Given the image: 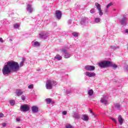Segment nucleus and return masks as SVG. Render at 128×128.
<instances>
[{
    "mask_svg": "<svg viewBox=\"0 0 128 128\" xmlns=\"http://www.w3.org/2000/svg\"><path fill=\"white\" fill-rule=\"evenodd\" d=\"M24 62H26V58H22L19 65L18 62L12 60L8 61L7 64L4 66L2 70L3 74L6 76V74H10L12 72H16L20 70V68L24 66Z\"/></svg>",
    "mask_w": 128,
    "mask_h": 128,
    "instance_id": "f257e3e1",
    "label": "nucleus"
},
{
    "mask_svg": "<svg viewBox=\"0 0 128 128\" xmlns=\"http://www.w3.org/2000/svg\"><path fill=\"white\" fill-rule=\"evenodd\" d=\"M98 66L102 68L112 67L114 70H116V68H118V65L112 64V62L110 61L106 60L99 62Z\"/></svg>",
    "mask_w": 128,
    "mask_h": 128,
    "instance_id": "f03ea898",
    "label": "nucleus"
},
{
    "mask_svg": "<svg viewBox=\"0 0 128 128\" xmlns=\"http://www.w3.org/2000/svg\"><path fill=\"white\" fill-rule=\"evenodd\" d=\"M56 82L48 80L46 82V87L47 90H52L53 86H56Z\"/></svg>",
    "mask_w": 128,
    "mask_h": 128,
    "instance_id": "7ed1b4c3",
    "label": "nucleus"
},
{
    "mask_svg": "<svg viewBox=\"0 0 128 128\" xmlns=\"http://www.w3.org/2000/svg\"><path fill=\"white\" fill-rule=\"evenodd\" d=\"M30 106L28 104H25L24 105H22L20 107V110L21 112H28L30 110Z\"/></svg>",
    "mask_w": 128,
    "mask_h": 128,
    "instance_id": "20e7f679",
    "label": "nucleus"
},
{
    "mask_svg": "<svg viewBox=\"0 0 128 128\" xmlns=\"http://www.w3.org/2000/svg\"><path fill=\"white\" fill-rule=\"evenodd\" d=\"M62 52L64 54V58H69L70 56H71L70 54L68 52V51L66 49H62Z\"/></svg>",
    "mask_w": 128,
    "mask_h": 128,
    "instance_id": "39448f33",
    "label": "nucleus"
},
{
    "mask_svg": "<svg viewBox=\"0 0 128 128\" xmlns=\"http://www.w3.org/2000/svg\"><path fill=\"white\" fill-rule=\"evenodd\" d=\"M84 69L86 70L92 72V70H96V67H94V66L88 65L85 66Z\"/></svg>",
    "mask_w": 128,
    "mask_h": 128,
    "instance_id": "423d86ee",
    "label": "nucleus"
},
{
    "mask_svg": "<svg viewBox=\"0 0 128 128\" xmlns=\"http://www.w3.org/2000/svg\"><path fill=\"white\" fill-rule=\"evenodd\" d=\"M86 76H88V78H92L94 76H96V73H92V72H86L85 74Z\"/></svg>",
    "mask_w": 128,
    "mask_h": 128,
    "instance_id": "0eeeda50",
    "label": "nucleus"
},
{
    "mask_svg": "<svg viewBox=\"0 0 128 128\" xmlns=\"http://www.w3.org/2000/svg\"><path fill=\"white\" fill-rule=\"evenodd\" d=\"M39 36L41 38H43V40H46L48 38V34H45L44 32H41L39 34Z\"/></svg>",
    "mask_w": 128,
    "mask_h": 128,
    "instance_id": "6e6552de",
    "label": "nucleus"
},
{
    "mask_svg": "<svg viewBox=\"0 0 128 128\" xmlns=\"http://www.w3.org/2000/svg\"><path fill=\"white\" fill-rule=\"evenodd\" d=\"M26 10L30 14H32V12L33 8L32 6L30 4H28L27 5Z\"/></svg>",
    "mask_w": 128,
    "mask_h": 128,
    "instance_id": "1a4fd4ad",
    "label": "nucleus"
},
{
    "mask_svg": "<svg viewBox=\"0 0 128 128\" xmlns=\"http://www.w3.org/2000/svg\"><path fill=\"white\" fill-rule=\"evenodd\" d=\"M56 17L58 20L62 18V12L60 10H56Z\"/></svg>",
    "mask_w": 128,
    "mask_h": 128,
    "instance_id": "9d476101",
    "label": "nucleus"
},
{
    "mask_svg": "<svg viewBox=\"0 0 128 128\" xmlns=\"http://www.w3.org/2000/svg\"><path fill=\"white\" fill-rule=\"evenodd\" d=\"M32 112L36 113L38 112V107L34 106L32 107Z\"/></svg>",
    "mask_w": 128,
    "mask_h": 128,
    "instance_id": "9b49d317",
    "label": "nucleus"
},
{
    "mask_svg": "<svg viewBox=\"0 0 128 128\" xmlns=\"http://www.w3.org/2000/svg\"><path fill=\"white\" fill-rule=\"evenodd\" d=\"M100 102L102 104H104L105 106H107L108 105V100H106V97H103L101 98L100 100Z\"/></svg>",
    "mask_w": 128,
    "mask_h": 128,
    "instance_id": "f8f14e48",
    "label": "nucleus"
},
{
    "mask_svg": "<svg viewBox=\"0 0 128 128\" xmlns=\"http://www.w3.org/2000/svg\"><path fill=\"white\" fill-rule=\"evenodd\" d=\"M16 94L18 96H22V94H24V92H22V90L20 89H17L16 90Z\"/></svg>",
    "mask_w": 128,
    "mask_h": 128,
    "instance_id": "ddd939ff",
    "label": "nucleus"
},
{
    "mask_svg": "<svg viewBox=\"0 0 128 128\" xmlns=\"http://www.w3.org/2000/svg\"><path fill=\"white\" fill-rule=\"evenodd\" d=\"M118 122L120 124L121 126L122 124H124V119H122V115H120L118 116Z\"/></svg>",
    "mask_w": 128,
    "mask_h": 128,
    "instance_id": "4468645a",
    "label": "nucleus"
},
{
    "mask_svg": "<svg viewBox=\"0 0 128 128\" xmlns=\"http://www.w3.org/2000/svg\"><path fill=\"white\" fill-rule=\"evenodd\" d=\"M82 116L83 118H82V120H84L85 122H88V118H89L88 116L86 114H83Z\"/></svg>",
    "mask_w": 128,
    "mask_h": 128,
    "instance_id": "2eb2a0df",
    "label": "nucleus"
},
{
    "mask_svg": "<svg viewBox=\"0 0 128 128\" xmlns=\"http://www.w3.org/2000/svg\"><path fill=\"white\" fill-rule=\"evenodd\" d=\"M74 118H75L76 120H78L80 118V114H78V112H74Z\"/></svg>",
    "mask_w": 128,
    "mask_h": 128,
    "instance_id": "dca6fc26",
    "label": "nucleus"
},
{
    "mask_svg": "<svg viewBox=\"0 0 128 128\" xmlns=\"http://www.w3.org/2000/svg\"><path fill=\"white\" fill-rule=\"evenodd\" d=\"M54 60H62V56L60 54H57L56 56L54 58Z\"/></svg>",
    "mask_w": 128,
    "mask_h": 128,
    "instance_id": "f3484780",
    "label": "nucleus"
},
{
    "mask_svg": "<svg viewBox=\"0 0 128 128\" xmlns=\"http://www.w3.org/2000/svg\"><path fill=\"white\" fill-rule=\"evenodd\" d=\"M88 96H92V94H94V90H92V89L90 90H88Z\"/></svg>",
    "mask_w": 128,
    "mask_h": 128,
    "instance_id": "a211bd4d",
    "label": "nucleus"
},
{
    "mask_svg": "<svg viewBox=\"0 0 128 128\" xmlns=\"http://www.w3.org/2000/svg\"><path fill=\"white\" fill-rule=\"evenodd\" d=\"M110 48H112V50H116L118 48H120V46H110Z\"/></svg>",
    "mask_w": 128,
    "mask_h": 128,
    "instance_id": "6ab92c4d",
    "label": "nucleus"
},
{
    "mask_svg": "<svg viewBox=\"0 0 128 128\" xmlns=\"http://www.w3.org/2000/svg\"><path fill=\"white\" fill-rule=\"evenodd\" d=\"M10 106H14L16 104V102H14V100H10Z\"/></svg>",
    "mask_w": 128,
    "mask_h": 128,
    "instance_id": "aec40b11",
    "label": "nucleus"
},
{
    "mask_svg": "<svg viewBox=\"0 0 128 128\" xmlns=\"http://www.w3.org/2000/svg\"><path fill=\"white\" fill-rule=\"evenodd\" d=\"M95 6H96L97 8V9L98 10H100V8H100V4L98 3V2H96V4H95Z\"/></svg>",
    "mask_w": 128,
    "mask_h": 128,
    "instance_id": "412c9836",
    "label": "nucleus"
},
{
    "mask_svg": "<svg viewBox=\"0 0 128 128\" xmlns=\"http://www.w3.org/2000/svg\"><path fill=\"white\" fill-rule=\"evenodd\" d=\"M115 108H117L118 110H120V104L118 103H116V104H115Z\"/></svg>",
    "mask_w": 128,
    "mask_h": 128,
    "instance_id": "4be33fe9",
    "label": "nucleus"
},
{
    "mask_svg": "<svg viewBox=\"0 0 128 128\" xmlns=\"http://www.w3.org/2000/svg\"><path fill=\"white\" fill-rule=\"evenodd\" d=\"M34 46H40V44L38 42H35L34 44Z\"/></svg>",
    "mask_w": 128,
    "mask_h": 128,
    "instance_id": "5701e85b",
    "label": "nucleus"
},
{
    "mask_svg": "<svg viewBox=\"0 0 128 128\" xmlns=\"http://www.w3.org/2000/svg\"><path fill=\"white\" fill-rule=\"evenodd\" d=\"M125 22H126V17H124L122 20H120V22H121L122 24L124 26V24Z\"/></svg>",
    "mask_w": 128,
    "mask_h": 128,
    "instance_id": "b1692460",
    "label": "nucleus"
},
{
    "mask_svg": "<svg viewBox=\"0 0 128 128\" xmlns=\"http://www.w3.org/2000/svg\"><path fill=\"white\" fill-rule=\"evenodd\" d=\"M46 104H50L52 102V100L50 98H46Z\"/></svg>",
    "mask_w": 128,
    "mask_h": 128,
    "instance_id": "393cba45",
    "label": "nucleus"
},
{
    "mask_svg": "<svg viewBox=\"0 0 128 128\" xmlns=\"http://www.w3.org/2000/svg\"><path fill=\"white\" fill-rule=\"evenodd\" d=\"M72 35L73 36L76 38V36H78V32H72Z\"/></svg>",
    "mask_w": 128,
    "mask_h": 128,
    "instance_id": "a878e982",
    "label": "nucleus"
},
{
    "mask_svg": "<svg viewBox=\"0 0 128 128\" xmlns=\"http://www.w3.org/2000/svg\"><path fill=\"white\" fill-rule=\"evenodd\" d=\"M94 22H96V24H98V22H100V18H96L94 19Z\"/></svg>",
    "mask_w": 128,
    "mask_h": 128,
    "instance_id": "bb28decb",
    "label": "nucleus"
},
{
    "mask_svg": "<svg viewBox=\"0 0 128 128\" xmlns=\"http://www.w3.org/2000/svg\"><path fill=\"white\" fill-rule=\"evenodd\" d=\"M98 10H99L100 16H102L104 14V12H102V8Z\"/></svg>",
    "mask_w": 128,
    "mask_h": 128,
    "instance_id": "cd10ccee",
    "label": "nucleus"
},
{
    "mask_svg": "<svg viewBox=\"0 0 128 128\" xmlns=\"http://www.w3.org/2000/svg\"><path fill=\"white\" fill-rule=\"evenodd\" d=\"M114 6V3H112V2H110V3H109V4L107 5V6H106L107 8H110V6Z\"/></svg>",
    "mask_w": 128,
    "mask_h": 128,
    "instance_id": "c85d7f7f",
    "label": "nucleus"
},
{
    "mask_svg": "<svg viewBox=\"0 0 128 128\" xmlns=\"http://www.w3.org/2000/svg\"><path fill=\"white\" fill-rule=\"evenodd\" d=\"M66 96H68V94H70V90H67L66 92Z\"/></svg>",
    "mask_w": 128,
    "mask_h": 128,
    "instance_id": "c756f323",
    "label": "nucleus"
},
{
    "mask_svg": "<svg viewBox=\"0 0 128 128\" xmlns=\"http://www.w3.org/2000/svg\"><path fill=\"white\" fill-rule=\"evenodd\" d=\"M14 28H20V24H14Z\"/></svg>",
    "mask_w": 128,
    "mask_h": 128,
    "instance_id": "7c9ffc66",
    "label": "nucleus"
},
{
    "mask_svg": "<svg viewBox=\"0 0 128 128\" xmlns=\"http://www.w3.org/2000/svg\"><path fill=\"white\" fill-rule=\"evenodd\" d=\"M28 88H30V90L34 88V84H32L30 85H29L28 86Z\"/></svg>",
    "mask_w": 128,
    "mask_h": 128,
    "instance_id": "2f4dec72",
    "label": "nucleus"
},
{
    "mask_svg": "<svg viewBox=\"0 0 128 128\" xmlns=\"http://www.w3.org/2000/svg\"><path fill=\"white\" fill-rule=\"evenodd\" d=\"M88 112H90V114H93V116H96L94 114V112H92V110L91 108L88 109Z\"/></svg>",
    "mask_w": 128,
    "mask_h": 128,
    "instance_id": "473e14b6",
    "label": "nucleus"
},
{
    "mask_svg": "<svg viewBox=\"0 0 128 128\" xmlns=\"http://www.w3.org/2000/svg\"><path fill=\"white\" fill-rule=\"evenodd\" d=\"M91 14H94L96 12V10L94 9H92L90 10Z\"/></svg>",
    "mask_w": 128,
    "mask_h": 128,
    "instance_id": "72a5a7b5",
    "label": "nucleus"
},
{
    "mask_svg": "<svg viewBox=\"0 0 128 128\" xmlns=\"http://www.w3.org/2000/svg\"><path fill=\"white\" fill-rule=\"evenodd\" d=\"M62 114L64 116H66L68 114V112L66 111H63Z\"/></svg>",
    "mask_w": 128,
    "mask_h": 128,
    "instance_id": "f704fd0d",
    "label": "nucleus"
},
{
    "mask_svg": "<svg viewBox=\"0 0 128 128\" xmlns=\"http://www.w3.org/2000/svg\"><path fill=\"white\" fill-rule=\"evenodd\" d=\"M110 118L112 119V122H114L115 124H116V120L114 118Z\"/></svg>",
    "mask_w": 128,
    "mask_h": 128,
    "instance_id": "c9c22d12",
    "label": "nucleus"
},
{
    "mask_svg": "<svg viewBox=\"0 0 128 128\" xmlns=\"http://www.w3.org/2000/svg\"><path fill=\"white\" fill-rule=\"evenodd\" d=\"M22 100H26V96L23 95V96H22Z\"/></svg>",
    "mask_w": 128,
    "mask_h": 128,
    "instance_id": "e433bc0d",
    "label": "nucleus"
},
{
    "mask_svg": "<svg viewBox=\"0 0 128 128\" xmlns=\"http://www.w3.org/2000/svg\"><path fill=\"white\" fill-rule=\"evenodd\" d=\"M2 126H3V128H4L6 126V123H2Z\"/></svg>",
    "mask_w": 128,
    "mask_h": 128,
    "instance_id": "4c0bfd02",
    "label": "nucleus"
},
{
    "mask_svg": "<svg viewBox=\"0 0 128 128\" xmlns=\"http://www.w3.org/2000/svg\"><path fill=\"white\" fill-rule=\"evenodd\" d=\"M125 70L126 72H128V65L125 66Z\"/></svg>",
    "mask_w": 128,
    "mask_h": 128,
    "instance_id": "58836bf2",
    "label": "nucleus"
},
{
    "mask_svg": "<svg viewBox=\"0 0 128 128\" xmlns=\"http://www.w3.org/2000/svg\"><path fill=\"white\" fill-rule=\"evenodd\" d=\"M0 118H4V114L2 113H0Z\"/></svg>",
    "mask_w": 128,
    "mask_h": 128,
    "instance_id": "ea45409f",
    "label": "nucleus"
},
{
    "mask_svg": "<svg viewBox=\"0 0 128 128\" xmlns=\"http://www.w3.org/2000/svg\"><path fill=\"white\" fill-rule=\"evenodd\" d=\"M0 42H4V40H2V38H0Z\"/></svg>",
    "mask_w": 128,
    "mask_h": 128,
    "instance_id": "a19ab883",
    "label": "nucleus"
},
{
    "mask_svg": "<svg viewBox=\"0 0 128 128\" xmlns=\"http://www.w3.org/2000/svg\"><path fill=\"white\" fill-rule=\"evenodd\" d=\"M16 122H20V119L19 118H16Z\"/></svg>",
    "mask_w": 128,
    "mask_h": 128,
    "instance_id": "79ce46f5",
    "label": "nucleus"
},
{
    "mask_svg": "<svg viewBox=\"0 0 128 128\" xmlns=\"http://www.w3.org/2000/svg\"><path fill=\"white\" fill-rule=\"evenodd\" d=\"M125 32H128V29H126V30Z\"/></svg>",
    "mask_w": 128,
    "mask_h": 128,
    "instance_id": "37998d69",
    "label": "nucleus"
},
{
    "mask_svg": "<svg viewBox=\"0 0 128 128\" xmlns=\"http://www.w3.org/2000/svg\"><path fill=\"white\" fill-rule=\"evenodd\" d=\"M10 42H12V39L10 38Z\"/></svg>",
    "mask_w": 128,
    "mask_h": 128,
    "instance_id": "c03bdc74",
    "label": "nucleus"
},
{
    "mask_svg": "<svg viewBox=\"0 0 128 128\" xmlns=\"http://www.w3.org/2000/svg\"><path fill=\"white\" fill-rule=\"evenodd\" d=\"M40 69L37 70V72H40Z\"/></svg>",
    "mask_w": 128,
    "mask_h": 128,
    "instance_id": "a18cd8bd",
    "label": "nucleus"
},
{
    "mask_svg": "<svg viewBox=\"0 0 128 128\" xmlns=\"http://www.w3.org/2000/svg\"><path fill=\"white\" fill-rule=\"evenodd\" d=\"M106 12H108V9H106Z\"/></svg>",
    "mask_w": 128,
    "mask_h": 128,
    "instance_id": "49530a36",
    "label": "nucleus"
}]
</instances>
